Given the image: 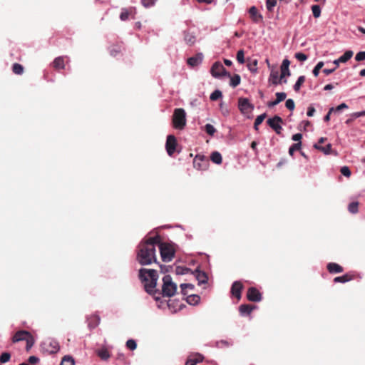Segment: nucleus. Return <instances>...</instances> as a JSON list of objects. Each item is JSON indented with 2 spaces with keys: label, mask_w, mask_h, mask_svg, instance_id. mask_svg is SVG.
Masks as SVG:
<instances>
[{
  "label": "nucleus",
  "mask_w": 365,
  "mask_h": 365,
  "mask_svg": "<svg viewBox=\"0 0 365 365\" xmlns=\"http://www.w3.org/2000/svg\"><path fill=\"white\" fill-rule=\"evenodd\" d=\"M160 235H156L147 239H143L136 249V261L141 266H148L158 263L156 257V243L159 242Z\"/></svg>",
  "instance_id": "1"
},
{
  "label": "nucleus",
  "mask_w": 365,
  "mask_h": 365,
  "mask_svg": "<svg viewBox=\"0 0 365 365\" xmlns=\"http://www.w3.org/2000/svg\"><path fill=\"white\" fill-rule=\"evenodd\" d=\"M138 278L143 284L145 291L149 295L155 297L157 294H159V289L156 288L159 278L156 269L140 268L138 271Z\"/></svg>",
  "instance_id": "2"
},
{
  "label": "nucleus",
  "mask_w": 365,
  "mask_h": 365,
  "mask_svg": "<svg viewBox=\"0 0 365 365\" xmlns=\"http://www.w3.org/2000/svg\"><path fill=\"white\" fill-rule=\"evenodd\" d=\"M162 280V289H159V294H157L155 297H153L156 302H161V297H171L174 296L177 292V284L173 281V279L170 275H165L163 277Z\"/></svg>",
  "instance_id": "3"
},
{
  "label": "nucleus",
  "mask_w": 365,
  "mask_h": 365,
  "mask_svg": "<svg viewBox=\"0 0 365 365\" xmlns=\"http://www.w3.org/2000/svg\"><path fill=\"white\" fill-rule=\"evenodd\" d=\"M158 247L161 259L165 262L172 261L175 255L174 250L167 243L162 242L160 237L159 242L156 243V247Z\"/></svg>",
  "instance_id": "4"
},
{
  "label": "nucleus",
  "mask_w": 365,
  "mask_h": 365,
  "mask_svg": "<svg viewBox=\"0 0 365 365\" xmlns=\"http://www.w3.org/2000/svg\"><path fill=\"white\" fill-rule=\"evenodd\" d=\"M173 123L175 128L182 130L186 125V113L183 108H176L173 115Z\"/></svg>",
  "instance_id": "5"
},
{
  "label": "nucleus",
  "mask_w": 365,
  "mask_h": 365,
  "mask_svg": "<svg viewBox=\"0 0 365 365\" xmlns=\"http://www.w3.org/2000/svg\"><path fill=\"white\" fill-rule=\"evenodd\" d=\"M211 75L215 78H220L222 76H230V73L227 71L222 63L215 62L210 69Z\"/></svg>",
  "instance_id": "6"
},
{
  "label": "nucleus",
  "mask_w": 365,
  "mask_h": 365,
  "mask_svg": "<svg viewBox=\"0 0 365 365\" xmlns=\"http://www.w3.org/2000/svg\"><path fill=\"white\" fill-rule=\"evenodd\" d=\"M282 123V118L279 115H275L273 118H269L267 120L268 125L272 128L277 134H280L282 130L281 123Z\"/></svg>",
  "instance_id": "7"
},
{
  "label": "nucleus",
  "mask_w": 365,
  "mask_h": 365,
  "mask_svg": "<svg viewBox=\"0 0 365 365\" xmlns=\"http://www.w3.org/2000/svg\"><path fill=\"white\" fill-rule=\"evenodd\" d=\"M247 298L250 302H259L262 300V294L255 287H250L247 292Z\"/></svg>",
  "instance_id": "8"
},
{
  "label": "nucleus",
  "mask_w": 365,
  "mask_h": 365,
  "mask_svg": "<svg viewBox=\"0 0 365 365\" xmlns=\"http://www.w3.org/2000/svg\"><path fill=\"white\" fill-rule=\"evenodd\" d=\"M177 141L176 138L173 135H169L167 137L165 143V148L168 155L172 156L176 149Z\"/></svg>",
  "instance_id": "9"
},
{
  "label": "nucleus",
  "mask_w": 365,
  "mask_h": 365,
  "mask_svg": "<svg viewBox=\"0 0 365 365\" xmlns=\"http://www.w3.org/2000/svg\"><path fill=\"white\" fill-rule=\"evenodd\" d=\"M238 107L242 113L250 112L254 109V106L250 103L247 98H240Z\"/></svg>",
  "instance_id": "10"
},
{
  "label": "nucleus",
  "mask_w": 365,
  "mask_h": 365,
  "mask_svg": "<svg viewBox=\"0 0 365 365\" xmlns=\"http://www.w3.org/2000/svg\"><path fill=\"white\" fill-rule=\"evenodd\" d=\"M208 164V160L204 155H197L193 160V165L198 170H205Z\"/></svg>",
  "instance_id": "11"
},
{
  "label": "nucleus",
  "mask_w": 365,
  "mask_h": 365,
  "mask_svg": "<svg viewBox=\"0 0 365 365\" xmlns=\"http://www.w3.org/2000/svg\"><path fill=\"white\" fill-rule=\"evenodd\" d=\"M243 289V284L240 281H235L231 287V294L235 297L237 299H240L242 297V290Z\"/></svg>",
  "instance_id": "12"
},
{
  "label": "nucleus",
  "mask_w": 365,
  "mask_h": 365,
  "mask_svg": "<svg viewBox=\"0 0 365 365\" xmlns=\"http://www.w3.org/2000/svg\"><path fill=\"white\" fill-rule=\"evenodd\" d=\"M43 345L48 346V347L46 348V350L50 354L57 353L60 349L59 344L55 339H49L48 341H45Z\"/></svg>",
  "instance_id": "13"
},
{
  "label": "nucleus",
  "mask_w": 365,
  "mask_h": 365,
  "mask_svg": "<svg viewBox=\"0 0 365 365\" xmlns=\"http://www.w3.org/2000/svg\"><path fill=\"white\" fill-rule=\"evenodd\" d=\"M192 273L195 275L196 279L198 282V284H207L208 281V277L205 272L201 271L199 268L195 269Z\"/></svg>",
  "instance_id": "14"
},
{
  "label": "nucleus",
  "mask_w": 365,
  "mask_h": 365,
  "mask_svg": "<svg viewBox=\"0 0 365 365\" xmlns=\"http://www.w3.org/2000/svg\"><path fill=\"white\" fill-rule=\"evenodd\" d=\"M202 59H203L202 53H198L196 55L188 58L187 60V63L190 67L197 66L202 63Z\"/></svg>",
  "instance_id": "15"
},
{
  "label": "nucleus",
  "mask_w": 365,
  "mask_h": 365,
  "mask_svg": "<svg viewBox=\"0 0 365 365\" xmlns=\"http://www.w3.org/2000/svg\"><path fill=\"white\" fill-rule=\"evenodd\" d=\"M269 81L273 85H279L282 83H287V80L286 78H281V76L279 77L278 71H272L269 76Z\"/></svg>",
  "instance_id": "16"
},
{
  "label": "nucleus",
  "mask_w": 365,
  "mask_h": 365,
  "mask_svg": "<svg viewBox=\"0 0 365 365\" xmlns=\"http://www.w3.org/2000/svg\"><path fill=\"white\" fill-rule=\"evenodd\" d=\"M249 14L255 24L261 22L263 19L262 15L258 12L257 9L255 6L250 8Z\"/></svg>",
  "instance_id": "17"
},
{
  "label": "nucleus",
  "mask_w": 365,
  "mask_h": 365,
  "mask_svg": "<svg viewBox=\"0 0 365 365\" xmlns=\"http://www.w3.org/2000/svg\"><path fill=\"white\" fill-rule=\"evenodd\" d=\"M289 64H290V61L287 58L283 60L281 67H280V70H281L280 76H281L282 79L285 78V77L289 76L291 75V73H290V71L289 68Z\"/></svg>",
  "instance_id": "18"
},
{
  "label": "nucleus",
  "mask_w": 365,
  "mask_h": 365,
  "mask_svg": "<svg viewBox=\"0 0 365 365\" xmlns=\"http://www.w3.org/2000/svg\"><path fill=\"white\" fill-rule=\"evenodd\" d=\"M26 336L31 338V336L29 332L24 331V330L19 331L13 336L12 341L14 343H16V342H18L20 341L26 340Z\"/></svg>",
  "instance_id": "19"
},
{
  "label": "nucleus",
  "mask_w": 365,
  "mask_h": 365,
  "mask_svg": "<svg viewBox=\"0 0 365 365\" xmlns=\"http://www.w3.org/2000/svg\"><path fill=\"white\" fill-rule=\"evenodd\" d=\"M275 95H276V99L273 101H269L267 103V106L269 108H272V107L277 106L280 102L285 100V98L287 97V94L284 92H277V93H276Z\"/></svg>",
  "instance_id": "20"
},
{
  "label": "nucleus",
  "mask_w": 365,
  "mask_h": 365,
  "mask_svg": "<svg viewBox=\"0 0 365 365\" xmlns=\"http://www.w3.org/2000/svg\"><path fill=\"white\" fill-rule=\"evenodd\" d=\"M255 308V306L243 304L239 307V312L241 316L246 317L250 315Z\"/></svg>",
  "instance_id": "21"
},
{
  "label": "nucleus",
  "mask_w": 365,
  "mask_h": 365,
  "mask_svg": "<svg viewBox=\"0 0 365 365\" xmlns=\"http://www.w3.org/2000/svg\"><path fill=\"white\" fill-rule=\"evenodd\" d=\"M88 326L90 329L96 328L100 323V317L96 314L89 316L86 318Z\"/></svg>",
  "instance_id": "22"
},
{
  "label": "nucleus",
  "mask_w": 365,
  "mask_h": 365,
  "mask_svg": "<svg viewBox=\"0 0 365 365\" xmlns=\"http://www.w3.org/2000/svg\"><path fill=\"white\" fill-rule=\"evenodd\" d=\"M327 268L330 273H341L343 272V267L335 262L328 263Z\"/></svg>",
  "instance_id": "23"
},
{
  "label": "nucleus",
  "mask_w": 365,
  "mask_h": 365,
  "mask_svg": "<svg viewBox=\"0 0 365 365\" xmlns=\"http://www.w3.org/2000/svg\"><path fill=\"white\" fill-rule=\"evenodd\" d=\"M186 302L187 304L192 306L197 305L200 302V297L198 294H190L187 295L186 299Z\"/></svg>",
  "instance_id": "24"
},
{
  "label": "nucleus",
  "mask_w": 365,
  "mask_h": 365,
  "mask_svg": "<svg viewBox=\"0 0 365 365\" xmlns=\"http://www.w3.org/2000/svg\"><path fill=\"white\" fill-rule=\"evenodd\" d=\"M184 40L187 44L192 46L196 41V36L193 33L189 31L184 32Z\"/></svg>",
  "instance_id": "25"
},
{
  "label": "nucleus",
  "mask_w": 365,
  "mask_h": 365,
  "mask_svg": "<svg viewBox=\"0 0 365 365\" xmlns=\"http://www.w3.org/2000/svg\"><path fill=\"white\" fill-rule=\"evenodd\" d=\"M52 65L56 69H63L65 67L63 57L58 56L56 58L53 60Z\"/></svg>",
  "instance_id": "26"
},
{
  "label": "nucleus",
  "mask_w": 365,
  "mask_h": 365,
  "mask_svg": "<svg viewBox=\"0 0 365 365\" xmlns=\"http://www.w3.org/2000/svg\"><path fill=\"white\" fill-rule=\"evenodd\" d=\"M210 159L217 165L221 164L222 161V155L218 151L212 152L210 155Z\"/></svg>",
  "instance_id": "27"
},
{
  "label": "nucleus",
  "mask_w": 365,
  "mask_h": 365,
  "mask_svg": "<svg viewBox=\"0 0 365 365\" xmlns=\"http://www.w3.org/2000/svg\"><path fill=\"white\" fill-rule=\"evenodd\" d=\"M230 78V86L232 88L237 87L241 82V77L239 74H235L232 76H228Z\"/></svg>",
  "instance_id": "28"
},
{
  "label": "nucleus",
  "mask_w": 365,
  "mask_h": 365,
  "mask_svg": "<svg viewBox=\"0 0 365 365\" xmlns=\"http://www.w3.org/2000/svg\"><path fill=\"white\" fill-rule=\"evenodd\" d=\"M314 148L321 150L323 152L325 155H329L331 153V145L330 143L327 144L325 146H321L319 144L316 143L314 145Z\"/></svg>",
  "instance_id": "29"
},
{
  "label": "nucleus",
  "mask_w": 365,
  "mask_h": 365,
  "mask_svg": "<svg viewBox=\"0 0 365 365\" xmlns=\"http://www.w3.org/2000/svg\"><path fill=\"white\" fill-rule=\"evenodd\" d=\"M353 51L351 50H348L344 52V53L339 58V61L341 63H346L353 56Z\"/></svg>",
  "instance_id": "30"
},
{
  "label": "nucleus",
  "mask_w": 365,
  "mask_h": 365,
  "mask_svg": "<svg viewBox=\"0 0 365 365\" xmlns=\"http://www.w3.org/2000/svg\"><path fill=\"white\" fill-rule=\"evenodd\" d=\"M247 68L251 73H255L257 71V60L250 61L247 65Z\"/></svg>",
  "instance_id": "31"
},
{
  "label": "nucleus",
  "mask_w": 365,
  "mask_h": 365,
  "mask_svg": "<svg viewBox=\"0 0 365 365\" xmlns=\"http://www.w3.org/2000/svg\"><path fill=\"white\" fill-rule=\"evenodd\" d=\"M190 272H192V271L190 268L186 267H182V266H178V267H176V269H175V273L178 275L187 274Z\"/></svg>",
  "instance_id": "32"
},
{
  "label": "nucleus",
  "mask_w": 365,
  "mask_h": 365,
  "mask_svg": "<svg viewBox=\"0 0 365 365\" xmlns=\"http://www.w3.org/2000/svg\"><path fill=\"white\" fill-rule=\"evenodd\" d=\"M110 56L116 57L121 52V46L118 45L112 46L109 48Z\"/></svg>",
  "instance_id": "33"
},
{
  "label": "nucleus",
  "mask_w": 365,
  "mask_h": 365,
  "mask_svg": "<svg viewBox=\"0 0 365 365\" xmlns=\"http://www.w3.org/2000/svg\"><path fill=\"white\" fill-rule=\"evenodd\" d=\"M305 81V76H300L296 83H294L293 88L294 91L298 92L300 90V88L302 85V83Z\"/></svg>",
  "instance_id": "34"
},
{
  "label": "nucleus",
  "mask_w": 365,
  "mask_h": 365,
  "mask_svg": "<svg viewBox=\"0 0 365 365\" xmlns=\"http://www.w3.org/2000/svg\"><path fill=\"white\" fill-rule=\"evenodd\" d=\"M97 354L102 360H107L110 358V354L106 349H99Z\"/></svg>",
  "instance_id": "35"
},
{
  "label": "nucleus",
  "mask_w": 365,
  "mask_h": 365,
  "mask_svg": "<svg viewBox=\"0 0 365 365\" xmlns=\"http://www.w3.org/2000/svg\"><path fill=\"white\" fill-rule=\"evenodd\" d=\"M266 116H267V114L265 113L257 116V118L255 120V123H254L255 130H258L259 125H260L263 122V120H264Z\"/></svg>",
  "instance_id": "36"
},
{
  "label": "nucleus",
  "mask_w": 365,
  "mask_h": 365,
  "mask_svg": "<svg viewBox=\"0 0 365 365\" xmlns=\"http://www.w3.org/2000/svg\"><path fill=\"white\" fill-rule=\"evenodd\" d=\"M180 289H181V294L183 296L187 295L186 289L189 288L190 290H193L195 289V286L192 284L190 283H182L180 284Z\"/></svg>",
  "instance_id": "37"
},
{
  "label": "nucleus",
  "mask_w": 365,
  "mask_h": 365,
  "mask_svg": "<svg viewBox=\"0 0 365 365\" xmlns=\"http://www.w3.org/2000/svg\"><path fill=\"white\" fill-rule=\"evenodd\" d=\"M351 279V277H349V276L346 274H344L342 276H339V277H336L334 279V282L335 283H345V282H347L349 281H350Z\"/></svg>",
  "instance_id": "38"
},
{
  "label": "nucleus",
  "mask_w": 365,
  "mask_h": 365,
  "mask_svg": "<svg viewBox=\"0 0 365 365\" xmlns=\"http://www.w3.org/2000/svg\"><path fill=\"white\" fill-rule=\"evenodd\" d=\"M12 71L15 74L21 75L24 73V67L22 65L15 63L12 66Z\"/></svg>",
  "instance_id": "39"
},
{
  "label": "nucleus",
  "mask_w": 365,
  "mask_h": 365,
  "mask_svg": "<svg viewBox=\"0 0 365 365\" xmlns=\"http://www.w3.org/2000/svg\"><path fill=\"white\" fill-rule=\"evenodd\" d=\"M302 147V142H299V143H294L292 144L289 148V154L291 155V156H293L294 155V153L296 151V150H298L301 148Z\"/></svg>",
  "instance_id": "40"
},
{
  "label": "nucleus",
  "mask_w": 365,
  "mask_h": 365,
  "mask_svg": "<svg viewBox=\"0 0 365 365\" xmlns=\"http://www.w3.org/2000/svg\"><path fill=\"white\" fill-rule=\"evenodd\" d=\"M61 365H75L74 359L69 356H65L61 360Z\"/></svg>",
  "instance_id": "41"
},
{
  "label": "nucleus",
  "mask_w": 365,
  "mask_h": 365,
  "mask_svg": "<svg viewBox=\"0 0 365 365\" xmlns=\"http://www.w3.org/2000/svg\"><path fill=\"white\" fill-rule=\"evenodd\" d=\"M222 96V92L220 90L216 89L210 94V98L211 101H217V99L220 98Z\"/></svg>",
  "instance_id": "42"
},
{
  "label": "nucleus",
  "mask_w": 365,
  "mask_h": 365,
  "mask_svg": "<svg viewBox=\"0 0 365 365\" xmlns=\"http://www.w3.org/2000/svg\"><path fill=\"white\" fill-rule=\"evenodd\" d=\"M119 17H120V19L122 21H127L128 19V17H129V11H128V10L126 8H122L121 9V12L120 14V16Z\"/></svg>",
  "instance_id": "43"
},
{
  "label": "nucleus",
  "mask_w": 365,
  "mask_h": 365,
  "mask_svg": "<svg viewBox=\"0 0 365 365\" xmlns=\"http://www.w3.org/2000/svg\"><path fill=\"white\" fill-rule=\"evenodd\" d=\"M205 131L210 135H213L215 134V133L216 132V129L215 128V127L210 124V123H207L205 125Z\"/></svg>",
  "instance_id": "44"
},
{
  "label": "nucleus",
  "mask_w": 365,
  "mask_h": 365,
  "mask_svg": "<svg viewBox=\"0 0 365 365\" xmlns=\"http://www.w3.org/2000/svg\"><path fill=\"white\" fill-rule=\"evenodd\" d=\"M358 205L359 203L357 202H352L348 206V210L351 213L355 214L358 212Z\"/></svg>",
  "instance_id": "45"
},
{
  "label": "nucleus",
  "mask_w": 365,
  "mask_h": 365,
  "mask_svg": "<svg viewBox=\"0 0 365 365\" xmlns=\"http://www.w3.org/2000/svg\"><path fill=\"white\" fill-rule=\"evenodd\" d=\"M312 14L314 18H319L321 15V8L319 5L312 6Z\"/></svg>",
  "instance_id": "46"
},
{
  "label": "nucleus",
  "mask_w": 365,
  "mask_h": 365,
  "mask_svg": "<svg viewBox=\"0 0 365 365\" xmlns=\"http://www.w3.org/2000/svg\"><path fill=\"white\" fill-rule=\"evenodd\" d=\"M323 66H324L323 61H319L317 63V65L315 66V67L314 68V69L312 71V73L315 77L319 76V71L323 67Z\"/></svg>",
  "instance_id": "47"
},
{
  "label": "nucleus",
  "mask_w": 365,
  "mask_h": 365,
  "mask_svg": "<svg viewBox=\"0 0 365 365\" xmlns=\"http://www.w3.org/2000/svg\"><path fill=\"white\" fill-rule=\"evenodd\" d=\"M158 0H140L142 5L145 8H150L153 6Z\"/></svg>",
  "instance_id": "48"
},
{
  "label": "nucleus",
  "mask_w": 365,
  "mask_h": 365,
  "mask_svg": "<svg viewBox=\"0 0 365 365\" xmlns=\"http://www.w3.org/2000/svg\"><path fill=\"white\" fill-rule=\"evenodd\" d=\"M11 354L9 352H4L0 356V362L4 364L10 360Z\"/></svg>",
  "instance_id": "49"
},
{
  "label": "nucleus",
  "mask_w": 365,
  "mask_h": 365,
  "mask_svg": "<svg viewBox=\"0 0 365 365\" xmlns=\"http://www.w3.org/2000/svg\"><path fill=\"white\" fill-rule=\"evenodd\" d=\"M277 4V0H266V7L269 11H272Z\"/></svg>",
  "instance_id": "50"
},
{
  "label": "nucleus",
  "mask_w": 365,
  "mask_h": 365,
  "mask_svg": "<svg viewBox=\"0 0 365 365\" xmlns=\"http://www.w3.org/2000/svg\"><path fill=\"white\" fill-rule=\"evenodd\" d=\"M237 60L240 63H245V53L243 50H239L237 53Z\"/></svg>",
  "instance_id": "51"
},
{
  "label": "nucleus",
  "mask_w": 365,
  "mask_h": 365,
  "mask_svg": "<svg viewBox=\"0 0 365 365\" xmlns=\"http://www.w3.org/2000/svg\"><path fill=\"white\" fill-rule=\"evenodd\" d=\"M126 346L133 351L136 349L137 347V343L135 340L133 339H128L127 341H126Z\"/></svg>",
  "instance_id": "52"
},
{
  "label": "nucleus",
  "mask_w": 365,
  "mask_h": 365,
  "mask_svg": "<svg viewBox=\"0 0 365 365\" xmlns=\"http://www.w3.org/2000/svg\"><path fill=\"white\" fill-rule=\"evenodd\" d=\"M285 106L288 110H293L295 107L294 101L291 98L287 99L285 102Z\"/></svg>",
  "instance_id": "53"
},
{
  "label": "nucleus",
  "mask_w": 365,
  "mask_h": 365,
  "mask_svg": "<svg viewBox=\"0 0 365 365\" xmlns=\"http://www.w3.org/2000/svg\"><path fill=\"white\" fill-rule=\"evenodd\" d=\"M341 173L345 177H349L351 175V170L347 166H343L341 168Z\"/></svg>",
  "instance_id": "54"
},
{
  "label": "nucleus",
  "mask_w": 365,
  "mask_h": 365,
  "mask_svg": "<svg viewBox=\"0 0 365 365\" xmlns=\"http://www.w3.org/2000/svg\"><path fill=\"white\" fill-rule=\"evenodd\" d=\"M295 58L300 61H304L307 59V56L303 53L298 52L295 53Z\"/></svg>",
  "instance_id": "55"
},
{
  "label": "nucleus",
  "mask_w": 365,
  "mask_h": 365,
  "mask_svg": "<svg viewBox=\"0 0 365 365\" xmlns=\"http://www.w3.org/2000/svg\"><path fill=\"white\" fill-rule=\"evenodd\" d=\"M355 60L356 61H361L365 60V51H359L357 53L355 56Z\"/></svg>",
  "instance_id": "56"
},
{
  "label": "nucleus",
  "mask_w": 365,
  "mask_h": 365,
  "mask_svg": "<svg viewBox=\"0 0 365 365\" xmlns=\"http://www.w3.org/2000/svg\"><path fill=\"white\" fill-rule=\"evenodd\" d=\"M302 138V134L299 133L294 134L292 137V140L294 141H296L297 143L301 142Z\"/></svg>",
  "instance_id": "57"
},
{
  "label": "nucleus",
  "mask_w": 365,
  "mask_h": 365,
  "mask_svg": "<svg viewBox=\"0 0 365 365\" xmlns=\"http://www.w3.org/2000/svg\"><path fill=\"white\" fill-rule=\"evenodd\" d=\"M364 115H365V110L355 112V113H351V116L353 117L354 118H357L364 116Z\"/></svg>",
  "instance_id": "58"
},
{
  "label": "nucleus",
  "mask_w": 365,
  "mask_h": 365,
  "mask_svg": "<svg viewBox=\"0 0 365 365\" xmlns=\"http://www.w3.org/2000/svg\"><path fill=\"white\" fill-rule=\"evenodd\" d=\"M29 362L30 364H36L38 362H39L40 359L38 357L36 356H31L29 357V359H28Z\"/></svg>",
  "instance_id": "59"
},
{
  "label": "nucleus",
  "mask_w": 365,
  "mask_h": 365,
  "mask_svg": "<svg viewBox=\"0 0 365 365\" xmlns=\"http://www.w3.org/2000/svg\"><path fill=\"white\" fill-rule=\"evenodd\" d=\"M346 108H348L347 104H346L345 103H342L335 108V111L338 112L343 109H346Z\"/></svg>",
  "instance_id": "60"
},
{
  "label": "nucleus",
  "mask_w": 365,
  "mask_h": 365,
  "mask_svg": "<svg viewBox=\"0 0 365 365\" xmlns=\"http://www.w3.org/2000/svg\"><path fill=\"white\" fill-rule=\"evenodd\" d=\"M314 113H315V108L312 106H309L308 109H307V115L309 117H312L314 115Z\"/></svg>",
  "instance_id": "61"
},
{
  "label": "nucleus",
  "mask_w": 365,
  "mask_h": 365,
  "mask_svg": "<svg viewBox=\"0 0 365 365\" xmlns=\"http://www.w3.org/2000/svg\"><path fill=\"white\" fill-rule=\"evenodd\" d=\"M222 345H224V346H229L230 344H229L228 341H227L225 340H221V341L217 342V346L221 347Z\"/></svg>",
  "instance_id": "62"
},
{
  "label": "nucleus",
  "mask_w": 365,
  "mask_h": 365,
  "mask_svg": "<svg viewBox=\"0 0 365 365\" xmlns=\"http://www.w3.org/2000/svg\"><path fill=\"white\" fill-rule=\"evenodd\" d=\"M335 69H336V68H324L323 70V73H325L326 75H329V74L332 73L335 71Z\"/></svg>",
  "instance_id": "63"
},
{
  "label": "nucleus",
  "mask_w": 365,
  "mask_h": 365,
  "mask_svg": "<svg viewBox=\"0 0 365 365\" xmlns=\"http://www.w3.org/2000/svg\"><path fill=\"white\" fill-rule=\"evenodd\" d=\"M192 359H193V361H196V364H197V363L202 361L203 356L200 354H198V355L195 356Z\"/></svg>",
  "instance_id": "64"
}]
</instances>
